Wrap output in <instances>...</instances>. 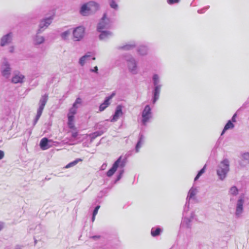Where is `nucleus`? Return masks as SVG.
<instances>
[{
  "label": "nucleus",
  "instance_id": "nucleus-2",
  "mask_svg": "<svg viewBox=\"0 0 249 249\" xmlns=\"http://www.w3.org/2000/svg\"><path fill=\"white\" fill-rule=\"evenodd\" d=\"M153 83L154 85V89L152 91V101L153 104L158 100L160 97V89L162 85L160 84V80L159 75L157 74H154L152 77Z\"/></svg>",
  "mask_w": 249,
  "mask_h": 249
},
{
  "label": "nucleus",
  "instance_id": "nucleus-19",
  "mask_svg": "<svg viewBox=\"0 0 249 249\" xmlns=\"http://www.w3.org/2000/svg\"><path fill=\"white\" fill-rule=\"evenodd\" d=\"M144 135L140 132L139 135L138 141L136 145L135 151L136 153L139 151L140 148L142 147L144 142Z\"/></svg>",
  "mask_w": 249,
  "mask_h": 249
},
{
  "label": "nucleus",
  "instance_id": "nucleus-60",
  "mask_svg": "<svg viewBox=\"0 0 249 249\" xmlns=\"http://www.w3.org/2000/svg\"><path fill=\"white\" fill-rule=\"evenodd\" d=\"M92 59V60H95V58L94 57H93Z\"/></svg>",
  "mask_w": 249,
  "mask_h": 249
},
{
  "label": "nucleus",
  "instance_id": "nucleus-21",
  "mask_svg": "<svg viewBox=\"0 0 249 249\" xmlns=\"http://www.w3.org/2000/svg\"><path fill=\"white\" fill-rule=\"evenodd\" d=\"M95 129H98V131L103 132V134L105 133L108 128V125L106 123H97L94 126Z\"/></svg>",
  "mask_w": 249,
  "mask_h": 249
},
{
  "label": "nucleus",
  "instance_id": "nucleus-15",
  "mask_svg": "<svg viewBox=\"0 0 249 249\" xmlns=\"http://www.w3.org/2000/svg\"><path fill=\"white\" fill-rule=\"evenodd\" d=\"M12 33H9L3 36L2 38H1L0 40V46H4L7 44L11 42L12 40Z\"/></svg>",
  "mask_w": 249,
  "mask_h": 249
},
{
  "label": "nucleus",
  "instance_id": "nucleus-7",
  "mask_svg": "<svg viewBox=\"0 0 249 249\" xmlns=\"http://www.w3.org/2000/svg\"><path fill=\"white\" fill-rule=\"evenodd\" d=\"M142 124L146 126L150 119L152 118L151 108L149 105H147L144 107L142 113Z\"/></svg>",
  "mask_w": 249,
  "mask_h": 249
},
{
  "label": "nucleus",
  "instance_id": "nucleus-26",
  "mask_svg": "<svg viewBox=\"0 0 249 249\" xmlns=\"http://www.w3.org/2000/svg\"><path fill=\"white\" fill-rule=\"evenodd\" d=\"M147 47L143 45L140 46L137 49L138 53L141 55H146L147 53Z\"/></svg>",
  "mask_w": 249,
  "mask_h": 249
},
{
  "label": "nucleus",
  "instance_id": "nucleus-28",
  "mask_svg": "<svg viewBox=\"0 0 249 249\" xmlns=\"http://www.w3.org/2000/svg\"><path fill=\"white\" fill-rule=\"evenodd\" d=\"M102 135H103V132L98 131L89 134V136L90 139V142H92L95 138H96L97 137L101 136Z\"/></svg>",
  "mask_w": 249,
  "mask_h": 249
},
{
  "label": "nucleus",
  "instance_id": "nucleus-43",
  "mask_svg": "<svg viewBox=\"0 0 249 249\" xmlns=\"http://www.w3.org/2000/svg\"><path fill=\"white\" fill-rule=\"evenodd\" d=\"M68 126L70 129H73L75 128V126L74 125L73 122H68Z\"/></svg>",
  "mask_w": 249,
  "mask_h": 249
},
{
  "label": "nucleus",
  "instance_id": "nucleus-12",
  "mask_svg": "<svg viewBox=\"0 0 249 249\" xmlns=\"http://www.w3.org/2000/svg\"><path fill=\"white\" fill-rule=\"evenodd\" d=\"M194 216L195 213L194 212H192L191 213L190 218H188L185 216H183L181 221V226L182 227L190 228L191 227L192 220L194 218Z\"/></svg>",
  "mask_w": 249,
  "mask_h": 249
},
{
  "label": "nucleus",
  "instance_id": "nucleus-17",
  "mask_svg": "<svg viewBox=\"0 0 249 249\" xmlns=\"http://www.w3.org/2000/svg\"><path fill=\"white\" fill-rule=\"evenodd\" d=\"M98 32H100V34L99 36L100 40H106L113 36L112 33L109 31L102 30L101 31Z\"/></svg>",
  "mask_w": 249,
  "mask_h": 249
},
{
  "label": "nucleus",
  "instance_id": "nucleus-6",
  "mask_svg": "<svg viewBox=\"0 0 249 249\" xmlns=\"http://www.w3.org/2000/svg\"><path fill=\"white\" fill-rule=\"evenodd\" d=\"M125 164V160H122V157L120 156L113 163L112 167L107 172V176L108 177H111L115 173L119 167L123 168Z\"/></svg>",
  "mask_w": 249,
  "mask_h": 249
},
{
  "label": "nucleus",
  "instance_id": "nucleus-49",
  "mask_svg": "<svg viewBox=\"0 0 249 249\" xmlns=\"http://www.w3.org/2000/svg\"><path fill=\"white\" fill-rule=\"evenodd\" d=\"M90 238L93 239L94 240H97L100 238V235H94L90 237Z\"/></svg>",
  "mask_w": 249,
  "mask_h": 249
},
{
  "label": "nucleus",
  "instance_id": "nucleus-32",
  "mask_svg": "<svg viewBox=\"0 0 249 249\" xmlns=\"http://www.w3.org/2000/svg\"><path fill=\"white\" fill-rule=\"evenodd\" d=\"M81 161H82V159H76L74 161H73L69 163V164H68L65 166V168H69L73 167V166H75V165H76L78 163V162Z\"/></svg>",
  "mask_w": 249,
  "mask_h": 249
},
{
  "label": "nucleus",
  "instance_id": "nucleus-4",
  "mask_svg": "<svg viewBox=\"0 0 249 249\" xmlns=\"http://www.w3.org/2000/svg\"><path fill=\"white\" fill-rule=\"evenodd\" d=\"M48 100V94L47 93H46L44 95L41 96L39 101V107L37 109L36 116L33 121V126H35L39 118L41 116L43 110Z\"/></svg>",
  "mask_w": 249,
  "mask_h": 249
},
{
  "label": "nucleus",
  "instance_id": "nucleus-58",
  "mask_svg": "<svg viewBox=\"0 0 249 249\" xmlns=\"http://www.w3.org/2000/svg\"><path fill=\"white\" fill-rule=\"evenodd\" d=\"M15 249H21L20 247L18 245L16 246Z\"/></svg>",
  "mask_w": 249,
  "mask_h": 249
},
{
  "label": "nucleus",
  "instance_id": "nucleus-52",
  "mask_svg": "<svg viewBox=\"0 0 249 249\" xmlns=\"http://www.w3.org/2000/svg\"><path fill=\"white\" fill-rule=\"evenodd\" d=\"M236 114L235 113L233 115L232 117L231 118V121L232 122H236Z\"/></svg>",
  "mask_w": 249,
  "mask_h": 249
},
{
  "label": "nucleus",
  "instance_id": "nucleus-10",
  "mask_svg": "<svg viewBox=\"0 0 249 249\" xmlns=\"http://www.w3.org/2000/svg\"><path fill=\"white\" fill-rule=\"evenodd\" d=\"M53 18V16H50L49 18H45L42 20L39 23V29L37 31V34L41 33L47 28L52 23Z\"/></svg>",
  "mask_w": 249,
  "mask_h": 249
},
{
  "label": "nucleus",
  "instance_id": "nucleus-54",
  "mask_svg": "<svg viewBox=\"0 0 249 249\" xmlns=\"http://www.w3.org/2000/svg\"><path fill=\"white\" fill-rule=\"evenodd\" d=\"M72 107L75 108L76 109H77V108H78L77 104H75V103H74Z\"/></svg>",
  "mask_w": 249,
  "mask_h": 249
},
{
  "label": "nucleus",
  "instance_id": "nucleus-16",
  "mask_svg": "<svg viewBox=\"0 0 249 249\" xmlns=\"http://www.w3.org/2000/svg\"><path fill=\"white\" fill-rule=\"evenodd\" d=\"M122 114L123 112L122 106L120 105L117 106L115 109V113L112 116V118L111 119V122H116L118 119L119 116L122 115Z\"/></svg>",
  "mask_w": 249,
  "mask_h": 249
},
{
  "label": "nucleus",
  "instance_id": "nucleus-25",
  "mask_svg": "<svg viewBox=\"0 0 249 249\" xmlns=\"http://www.w3.org/2000/svg\"><path fill=\"white\" fill-rule=\"evenodd\" d=\"M162 231V229L160 227H153L151 229V234L153 237H156L160 234Z\"/></svg>",
  "mask_w": 249,
  "mask_h": 249
},
{
  "label": "nucleus",
  "instance_id": "nucleus-34",
  "mask_svg": "<svg viewBox=\"0 0 249 249\" xmlns=\"http://www.w3.org/2000/svg\"><path fill=\"white\" fill-rule=\"evenodd\" d=\"M242 160L245 161V163H249V153H243L242 154Z\"/></svg>",
  "mask_w": 249,
  "mask_h": 249
},
{
  "label": "nucleus",
  "instance_id": "nucleus-50",
  "mask_svg": "<svg viewBox=\"0 0 249 249\" xmlns=\"http://www.w3.org/2000/svg\"><path fill=\"white\" fill-rule=\"evenodd\" d=\"M75 104H81L82 103V100L80 98H77L75 102Z\"/></svg>",
  "mask_w": 249,
  "mask_h": 249
},
{
  "label": "nucleus",
  "instance_id": "nucleus-46",
  "mask_svg": "<svg viewBox=\"0 0 249 249\" xmlns=\"http://www.w3.org/2000/svg\"><path fill=\"white\" fill-rule=\"evenodd\" d=\"M249 104V97H248L246 102L243 105L242 107L244 108H246L248 107Z\"/></svg>",
  "mask_w": 249,
  "mask_h": 249
},
{
  "label": "nucleus",
  "instance_id": "nucleus-35",
  "mask_svg": "<svg viewBox=\"0 0 249 249\" xmlns=\"http://www.w3.org/2000/svg\"><path fill=\"white\" fill-rule=\"evenodd\" d=\"M238 192V190L236 187L232 186L230 190V193L233 196H236L237 195Z\"/></svg>",
  "mask_w": 249,
  "mask_h": 249
},
{
  "label": "nucleus",
  "instance_id": "nucleus-42",
  "mask_svg": "<svg viewBox=\"0 0 249 249\" xmlns=\"http://www.w3.org/2000/svg\"><path fill=\"white\" fill-rule=\"evenodd\" d=\"M100 207V205H97L95 207V208L93 211V213H92L93 215H96L97 214L98 210L99 209Z\"/></svg>",
  "mask_w": 249,
  "mask_h": 249
},
{
  "label": "nucleus",
  "instance_id": "nucleus-45",
  "mask_svg": "<svg viewBox=\"0 0 249 249\" xmlns=\"http://www.w3.org/2000/svg\"><path fill=\"white\" fill-rule=\"evenodd\" d=\"M239 165L241 167H245L246 165L249 164V163H245V161L241 160L240 161H239Z\"/></svg>",
  "mask_w": 249,
  "mask_h": 249
},
{
  "label": "nucleus",
  "instance_id": "nucleus-14",
  "mask_svg": "<svg viewBox=\"0 0 249 249\" xmlns=\"http://www.w3.org/2000/svg\"><path fill=\"white\" fill-rule=\"evenodd\" d=\"M243 203L244 199L242 198H240L237 202L235 214L237 217H239L242 213Z\"/></svg>",
  "mask_w": 249,
  "mask_h": 249
},
{
  "label": "nucleus",
  "instance_id": "nucleus-57",
  "mask_svg": "<svg viewBox=\"0 0 249 249\" xmlns=\"http://www.w3.org/2000/svg\"><path fill=\"white\" fill-rule=\"evenodd\" d=\"M107 166V164L106 163H104L102 165L101 168L102 170H104Z\"/></svg>",
  "mask_w": 249,
  "mask_h": 249
},
{
  "label": "nucleus",
  "instance_id": "nucleus-47",
  "mask_svg": "<svg viewBox=\"0 0 249 249\" xmlns=\"http://www.w3.org/2000/svg\"><path fill=\"white\" fill-rule=\"evenodd\" d=\"M90 71L91 72H95L96 73H98V67L97 66H95V67H94L93 69H90Z\"/></svg>",
  "mask_w": 249,
  "mask_h": 249
},
{
  "label": "nucleus",
  "instance_id": "nucleus-61",
  "mask_svg": "<svg viewBox=\"0 0 249 249\" xmlns=\"http://www.w3.org/2000/svg\"><path fill=\"white\" fill-rule=\"evenodd\" d=\"M5 249H10L8 247H6L5 248Z\"/></svg>",
  "mask_w": 249,
  "mask_h": 249
},
{
  "label": "nucleus",
  "instance_id": "nucleus-33",
  "mask_svg": "<svg viewBox=\"0 0 249 249\" xmlns=\"http://www.w3.org/2000/svg\"><path fill=\"white\" fill-rule=\"evenodd\" d=\"M205 168H206V165H205L204 166L201 170H200L198 171L197 174L195 178V179H194L195 181H196L200 178V177L205 172Z\"/></svg>",
  "mask_w": 249,
  "mask_h": 249
},
{
  "label": "nucleus",
  "instance_id": "nucleus-44",
  "mask_svg": "<svg viewBox=\"0 0 249 249\" xmlns=\"http://www.w3.org/2000/svg\"><path fill=\"white\" fill-rule=\"evenodd\" d=\"M68 122H73L74 120V115H71V114H68Z\"/></svg>",
  "mask_w": 249,
  "mask_h": 249
},
{
  "label": "nucleus",
  "instance_id": "nucleus-5",
  "mask_svg": "<svg viewBox=\"0 0 249 249\" xmlns=\"http://www.w3.org/2000/svg\"><path fill=\"white\" fill-rule=\"evenodd\" d=\"M124 60L127 62V66L129 71L132 74H136L137 63L135 59L130 54H125L123 55Z\"/></svg>",
  "mask_w": 249,
  "mask_h": 249
},
{
  "label": "nucleus",
  "instance_id": "nucleus-30",
  "mask_svg": "<svg viewBox=\"0 0 249 249\" xmlns=\"http://www.w3.org/2000/svg\"><path fill=\"white\" fill-rule=\"evenodd\" d=\"M90 53L89 52L79 59V63L81 66H84L88 58L90 57Z\"/></svg>",
  "mask_w": 249,
  "mask_h": 249
},
{
  "label": "nucleus",
  "instance_id": "nucleus-59",
  "mask_svg": "<svg viewBox=\"0 0 249 249\" xmlns=\"http://www.w3.org/2000/svg\"><path fill=\"white\" fill-rule=\"evenodd\" d=\"M37 242V240L35 238V244H36Z\"/></svg>",
  "mask_w": 249,
  "mask_h": 249
},
{
  "label": "nucleus",
  "instance_id": "nucleus-36",
  "mask_svg": "<svg viewBox=\"0 0 249 249\" xmlns=\"http://www.w3.org/2000/svg\"><path fill=\"white\" fill-rule=\"evenodd\" d=\"M124 173V170L122 169L119 170V175L117 176L116 179L114 181V183H117L122 178V176Z\"/></svg>",
  "mask_w": 249,
  "mask_h": 249
},
{
  "label": "nucleus",
  "instance_id": "nucleus-18",
  "mask_svg": "<svg viewBox=\"0 0 249 249\" xmlns=\"http://www.w3.org/2000/svg\"><path fill=\"white\" fill-rule=\"evenodd\" d=\"M88 3L89 5V9L91 14L96 12L99 9L100 6L98 3L94 1H90Z\"/></svg>",
  "mask_w": 249,
  "mask_h": 249
},
{
  "label": "nucleus",
  "instance_id": "nucleus-37",
  "mask_svg": "<svg viewBox=\"0 0 249 249\" xmlns=\"http://www.w3.org/2000/svg\"><path fill=\"white\" fill-rule=\"evenodd\" d=\"M109 5L112 8H113L116 10L118 9V5L116 3V2L114 0H110V2H109Z\"/></svg>",
  "mask_w": 249,
  "mask_h": 249
},
{
  "label": "nucleus",
  "instance_id": "nucleus-1",
  "mask_svg": "<svg viewBox=\"0 0 249 249\" xmlns=\"http://www.w3.org/2000/svg\"><path fill=\"white\" fill-rule=\"evenodd\" d=\"M230 171V161L227 159L223 160L217 165L216 174L220 180H224Z\"/></svg>",
  "mask_w": 249,
  "mask_h": 249
},
{
  "label": "nucleus",
  "instance_id": "nucleus-27",
  "mask_svg": "<svg viewBox=\"0 0 249 249\" xmlns=\"http://www.w3.org/2000/svg\"><path fill=\"white\" fill-rule=\"evenodd\" d=\"M234 125L231 120L228 121L226 125H225L223 131L221 134V136L223 135L225 131L229 129H232L234 127Z\"/></svg>",
  "mask_w": 249,
  "mask_h": 249
},
{
  "label": "nucleus",
  "instance_id": "nucleus-29",
  "mask_svg": "<svg viewBox=\"0 0 249 249\" xmlns=\"http://www.w3.org/2000/svg\"><path fill=\"white\" fill-rule=\"evenodd\" d=\"M136 47V44L135 43L132 44H127L123 46H121L119 47V49H123L124 50H132Z\"/></svg>",
  "mask_w": 249,
  "mask_h": 249
},
{
  "label": "nucleus",
  "instance_id": "nucleus-39",
  "mask_svg": "<svg viewBox=\"0 0 249 249\" xmlns=\"http://www.w3.org/2000/svg\"><path fill=\"white\" fill-rule=\"evenodd\" d=\"M209 7H210L209 6H207L202 9H199V10H198L197 12L199 14L204 13L207 9H208L209 8Z\"/></svg>",
  "mask_w": 249,
  "mask_h": 249
},
{
  "label": "nucleus",
  "instance_id": "nucleus-20",
  "mask_svg": "<svg viewBox=\"0 0 249 249\" xmlns=\"http://www.w3.org/2000/svg\"><path fill=\"white\" fill-rule=\"evenodd\" d=\"M197 193L196 188L192 187L189 191L187 197L186 198L187 205L190 204V200L191 199H195V196Z\"/></svg>",
  "mask_w": 249,
  "mask_h": 249
},
{
  "label": "nucleus",
  "instance_id": "nucleus-8",
  "mask_svg": "<svg viewBox=\"0 0 249 249\" xmlns=\"http://www.w3.org/2000/svg\"><path fill=\"white\" fill-rule=\"evenodd\" d=\"M111 26L110 19L107 18V14L104 13L101 20L99 22L97 30L98 31H101L104 29H109Z\"/></svg>",
  "mask_w": 249,
  "mask_h": 249
},
{
  "label": "nucleus",
  "instance_id": "nucleus-53",
  "mask_svg": "<svg viewBox=\"0 0 249 249\" xmlns=\"http://www.w3.org/2000/svg\"><path fill=\"white\" fill-rule=\"evenodd\" d=\"M103 193H104V191H100L98 195V197L102 198L103 196Z\"/></svg>",
  "mask_w": 249,
  "mask_h": 249
},
{
  "label": "nucleus",
  "instance_id": "nucleus-40",
  "mask_svg": "<svg viewBox=\"0 0 249 249\" xmlns=\"http://www.w3.org/2000/svg\"><path fill=\"white\" fill-rule=\"evenodd\" d=\"M76 109L75 108L71 107L69 110L68 114L74 115L76 113Z\"/></svg>",
  "mask_w": 249,
  "mask_h": 249
},
{
  "label": "nucleus",
  "instance_id": "nucleus-38",
  "mask_svg": "<svg viewBox=\"0 0 249 249\" xmlns=\"http://www.w3.org/2000/svg\"><path fill=\"white\" fill-rule=\"evenodd\" d=\"M189 204L187 205V201H186V204L184 206L183 213H182L183 216H184L185 213L189 211Z\"/></svg>",
  "mask_w": 249,
  "mask_h": 249
},
{
  "label": "nucleus",
  "instance_id": "nucleus-23",
  "mask_svg": "<svg viewBox=\"0 0 249 249\" xmlns=\"http://www.w3.org/2000/svg\"><path fill=\"white\" fill-rule=\"evenodd\" d=\"M80 13L84 16L91 14V12L89 8L88 3L83 4L80 9Z\"/></svg>",
  "mask_w": 249,
  "mask_h": 249
},
{
  "label": "nucleus",
  "instance_id": "nucleus-11",
  "mask_svg": "<svg viewBox=\"0 0 249 249\" xmlns=\"http://www.w3.org/2000/svg\"><path fill=\"white\" fill-rule=\"evenodd\" d=\"M115 95V92H113L112 94L109 96L107 97L104 102L102 103L99 107V110L100 111H104L109 105L110 102L109 101Z\"/></svg>",
  "mask_w": 249,
  "mask_h": 249
},
{
  "label": "nucleus",
  "instance_id": "nucleus-13",
  "mask_svg": "<svg viewBox=\"0 0 249 249\" xmlns=\"http://www.w3.org/2000/svg\"><path fill=\"white\" fill-rule=\"evenodd\" d=\"M52 142V141L48 139L47 138H43L41 140L39 143L40 148L43 150L49 149L51 146L50 143Z\"/></svg>",
  "mask_w": 249,
  "mask_h": 249
},
{
  "label": "nucleus",
  "instance_id": "nucleus-22",
  "mask_svg": "<svg viewBox=\"0 0 249 249\" xmlns=\"http://www.w3.org/2000/svg\"><path fill=\"white\" fill-rule=\"evenodd\" d=\"M25 76L20 73L15 74L12 78V82L14 84L22 83L23 82V79Z\"/></svg>",
  "mask_w": 249,
  "mask_h": 249
},
{
  "label": "nucleus",
  "instance_id": "nucleus-55",
  "mask_svg": "<svg viewBox=\"0 0 249 249\" xmlns=\"http://www.w3.org/2000/svg\"><path fill=\"white\" fill-rule=\"evenodd\" d=\"M95 216L96 215H93L92 214V217H91V221L92 222H93L95 220Z\"/></svg>",
  "mask_w": 249,
  "mask_h": 249
},
{
  "label": "nucleus",
  "instance_id": "nucleus-56",
  "mask_svg": "<svg viewBox=\"0 0 249 249\" xmlns=\"http://www.w3.org/2000/svg\"><path fill=\"white\" fill-rule=\"evenodd\" d=\"M3 224L2 222H0V231L3 229Z\"/></svg>",
  "mask_w": 249,
  "mask_h": 249
},
{
  "label": "nucleus",
  "instance_id": "nucleus-51",
  "mask_svg": "<svg viewBox=\"0 0 249 249\" xmlns=\"http://www.w3.org/2000/svg\"><path fill=\"white\" fill-rule=\"evenodd\" d=\"M4 156V152L1 150H0V160H1L3 158Z\"/></svg>",
  "mask_w": 249,
  "mask_h": 249
},
{
  "label": "nucleus",
  "instance_id": "nucleus-31",
  "mask_svg": "<svg viewBox=\"0 0 249 249\" xmlns=\"http://www.w3.org/2000/svg\"><path fill=\"white\" fill-rule=\"evenodd\" d=\"M71 31L70 30H68L65 32H63L60 34V36L63 40H67L68 39L69 36L70 35Z\"/></svg>",
  "mask_w": 249,
  "mask_h": 249
},
{
  "label": "nucleus",
  "instance_id": "nucleus-24",
  "mask_svg": "<svg viewBox=\"0 0 249 249\" xmlns=\"http://www.w3.org/2000/svg\"><path fill=\"white\" fill-rule=\"evenodd\" d=\"M39 34H37L36 36L34 37L33 41L34 44L35 45H40L42 44L44 41L45 38L43 36L38 35Z\"/></svg>",
  "mask_w": 249,
  "mask_h": 249
},
{
  "label": "nucleus",
  "instance_id": "nucleus-41",
  "mask_svg": "<svg viewBox=\"0 0 249 249\" xmlns=\"http://www.w3.org/2000/svg\"><path fill=\"white\" fill-rule=\"evenodd\" d=\"M180 1V0H167L168 4L172 5L175 3H178Z\"/></svg>",
  "mask_w": 249,
  "mask_h": 249
},
{
  "label": "nucleus",
  "instance_id": "nucleus-48",
  "mask_svg": "<svg viewBox=\"0 0 249 249\" xmlns=\"http://www.w3.org/2000/svg\"><path fill=\"white\" fill-rule=\"evenodd\" d=\"M78 136V133L77 132H72L71 133V137L73 139H75Z\"/></svg>",
  "mask_w": 249,
  "mask_h": 249
},
{
  "label": "nucleus",
  "instance_id": "nucleus-9",
  "mask_svg": "<svg viewBox=\"0 0 249 249\" xmlns=\"http://www.w3.org/2000/svg\"><path fill=\"white\" fill-rule=\"evenodd\" d=\"M85 28L80 26L74 28L72 32L73 39L74 41H80L84 36Z\"/></svg>",
  "mask_w": 249,
  "mask_h": 249
},
{
  "label": "nucleus",
  "instance_id": "nucleus-3",
  "mask_svg": "<svg viewBox=\"0 0 249 249\" xmlns=\"http://www.w3.org/2000/svg\"><path fill=\"white\" fill-rule=\"evenodd\" d=\"M0 71L1 75L4 78L6 79L10 78L12 72V68L10 63L6 58H3L1 61L0 65Z\"/></svg>",
  "mask_w": 249,
  "mask_h": 249
}]
</instances>
